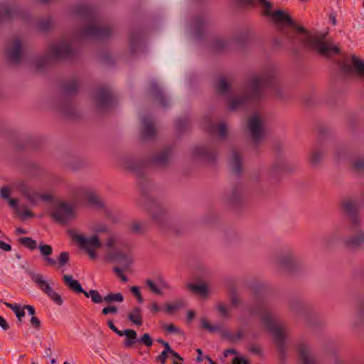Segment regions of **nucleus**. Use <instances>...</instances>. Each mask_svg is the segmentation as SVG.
I'll list each match as a JSON object with an SVG mask.
<instances>
[{"mask_svg": "<svg viewBox=\"0 0 364 364\" xmlns=\"http://www.w3.org/2000/svg\"><path fill=\"white\" fill-rule=\"evenodd\" d=\"M171 154L172 148L171 146H166L162 151L147 160L139 161L128 157L124 159L122 161L124 167L133 172L138 178V183L142 189V193L146 200L144 205L151 215L153 220L161 228L166 220V215L165 210L158 201L146 196L144 188L148 183V181L144 170L148 166L166 167L168 164Z\"/></svg>", "mask_w": 364, "mask_h": 364, "instance_id": "1", "label": "nucleus"}, {"mask_svg": "<svg viewBox=\"0 0 364 364\" xmlns=\"http://www.w3.org/2000/svg\"><path fill=\"white\" fill-rule=\"evenodd\" d=\"M266 90H271L276 96H281L278 73L274 67H268L260 73L249 77L245 85V93L232 99L229 103V109L235 110L243 107L250 102L257 103L264 97Z\"/></svg>", "mask_w": 364, "mask_h": 364, "instance_id": "2", "label": "nucleus"}, {"mask_svg": "<svg viewBox=\"0 0 364 364\" xmlns=\"http://www.w3.org/2000/svg\"><path fill=\"white\" fill-rule=\"evenodd\" d=\"M18 242L31 250H34L38 248L43 260L47 266L53 267L58 264V267H63L65 266L70 260V255L68 252H61L57 259L52 258L50 257L53 252L52 246L48 244H44L43 242H41L40 244L37 245L36 241L32 237H20L18 239Z\"/></svg>", "mask_w": 364, "mask_h": 364, "instance_id": "3", "label": "nucleus"}, {"mask_svg": "<svg viewBox=\"0 0 364 364\" xmlns=\"http://www.w3.org/2000/svg\"><path fill=\"white\" fill-rule=\"evenodd\" d=\"M75 55V51L67 41H61L50 46L48 53L37 60L36 66L38 70H41L53 62L60 60L70 59Z\"/></svg>", "mask_w": 364, "mask_h": 364, "instance_id": "4", "label": "nucleus"}, {"mask_svg": "<svg viewBox=\"0 0 364 364\" xmlns=\"http://www.w3.org/2000/svg\"><path fill=\"white\" fill-rule=\"evenodd\" d=\"M262 321L267 331L273 335L279 355L280 362L284 363L287 350L285 346V336L282 329L276 325L269 313H265L262 316Z\"/></svg>", "mask_w": 364, "mask_h": 364, "instance_id": "5", "label": "nucleus"}, {"mask_svg": "<svg viewBox=\"0 0 364 364\" xmlns=\"http://www.w3.org/2000/svg\"><path fill=\"white\" fill-rule=\"evenodd\" d=\"M323 39L324 36L321 37L306 36L302 39L303 46L317 51L320 55L326 58L337 55L341 53L338 47L329 46Z\"/></svg>", "mask_w": 364, "mask_h": 364, "instance_id": "6", "label": "nucleus"}, {"mask_svg": "<svg viewBox=\"0 0 364 364\" xmlns=\"http://www.w3.org/2000/svg\"><path fill=\"white\" fill-rule=\"evenodd\" d=\"M63 281L66 287L74 293L83 294L85 297L91 298L92 301L95 304H101L102 302V296L97 290L91 289L89 291H85L80 282L77 279H74L73 275H63Z\"/></svg>", "mask_w": 364, "mask_h": 364, "instance_id": "7", "label": "nucleus"}, {"mask_svg": "<svg viewBox=\"0 0 364 364\" xmlns=\"http://www.w3.org/2000/svg\"><path fill=\"white\" fill-rule=\"evenodd\" d=\"M112 32L109 26L90 25L79 30L78 37L82 39L105 40L111 36Z\"/></svg>", "mask_w": 364, "mask_h": 364, "instance_id": "8", "label": "nucleus"}, {"mask_svg": "<svg viewBox=\"0 0 364 364\" xmlns=\"http://www.w3.org/2000/svg\"><path fill=\"white\" fill-rule=\"evenodd\" d=\"M95 101L99 110L105 111L116 104L117 99L109 87L100 86L95 92Z\"/></svg>", "mask_w": 364, "mask_h": 364, "instance_id": "9", "label": "nucleus"}, {"mask_svg": "<svg viewBox=\"0 0 364 364\" xmlns=\"http://www.w3.org/2000/svg\"><path fill=\"white\" fill-rule=\"evenodd\" d=\"M347 232L349 236L344 239L345 247L350 250H360L364 245V232L361 228V223L358 228H353L352 225H348Z\"/></svg>", "mask_w": 364, "mask_h": 364, "instance_id": "10", "label": "nucleus"}, {"mask_svg": "<svg viewBox=\"0 0 364 364\" xmlns=\"http://www.w3.org/2000/svg\"><path fill=\"white\" fill-rule=\"evenodd\" d=\"M341 208L343 212L349 218V225L353 228H358L360 223L359 208L355 201L351 198H344L341 202Z\"/></svg>", "mask_w": 364, "mask_h": 364, "instance_id": "11", "label": "nucleus"}, {"mask_svg": "<svg viewBox=\"0 0 364 364\" xmlns=\"http://www.w3.org/2000/svg\"><path fill=\"white\" fill-rule=\"evenodd\" d=\"M247 127L253 143L257 146L264 136L263 121L257 114H255L249 118Z\"/></svg>", "mask_w": 364, "mask_h": 364, "instance_id": "12", "label": "nucleus"}, {"mask_svg": "<svg viewBox=\"0 0 364 364\" xmlns=\"http://www.w3.org/2000/svg\"><path fill=\"white\" fill-rule=\"evenodd\" d=\"M50 217L57 223L65 225L74 218L73 207L63 202L59 204L57 208L50 213Z\"/></svg>", "mask_w": 364, "mask_h": 364, "instance_id": "13", "label": "nucleus"}, {"mask_svg": "<svg viewBox=\"0 0 364 364\" xmlns=\"http://www.w3.org/2000/svg\"><path fill=\"white\" fill-rule=\"evenodd\" d=\"M71 237L73 240L78 243L80 247L85 251L96 250L102 246L99 237L95 235L91 237H85L83 235L73 233Z\"/></svg>", "mask_w": 364, "mask_h": 364, "instance_id": "14", "label": "nucleus"}, {"mask_svg": "<svg viewBox=\"0 0 364 364\" xmlns=\"http://www.w3.org/2000/svg\"><path fill=\"white\" fill-rule=\"evenodd\" d=\"M192 154L197 158H201L208 162H214L218 156V151L215 147L205 146H196L192 149Z\"/></svg>", "mask_w": 364, "mask_h": 364, "instance_id": "15", "label": "nucleus"}, {"mask_svg": "<svg viewBox=\"0 0 364 364\" xmlns=\"http://www.w3.org/2000/svg\"><path fill=\"white\" fill-rule=\"evenodd\" d=\"M352 65L343 63L341 66V71L347 75L352 73L354 70L355 73L359 77H364V61L355 55L351 57Z\"/></svg>", "mask_w": 364, "mask_h": 364, "instance_id": "16", "label": "nucleus"}, {"mask_svg": "<svg viewBox=\"0 0 364 364\" xmlns=\"http://www.w3.org/2000/svg\"><path fill=\"white\" fill-rule=\"evenodd\" d=\"M279 267L287 272H294L301 267V264L296 260L290 252L277 259Z\"/></svg>", "mask_w": 364, "mask_h": 364, "instance_id": "17", "label": "nucleus"}, {"mask_svg": "<svg viewBox=\"0 0 364 364\" xmlns=\"http://www.w3.org/2000/svg\"><path fill=\"white\" fill-rule=\"evenodd\" d=\"M6 54L11 63L18 65L21 62L22 58V44L18 38L14 39V45L11 48L6 49Z\"/></svg>", "mask_w": 364, "mask_h": 364, "instance_id": "18", "label": "nucleus"}, {"mask_svg": "<svg viewBox=\"0 0 364 364\" xmlns=\"http://www.w3.org/2000/svg\"><path fill=\"white\" fill-rule=\"evenodd\" d=\"M73 13L87 21H96L97 20L95 9L89 5H77L73 9Z\"/></svg>", "mask_w": 364, "mask_h": 364, "instance_id": "19", "label": "nucleus"}, {"mask_svg": "<svg viewBox=\"0 0 364 364\" xmlns=\"http://www.w3.org/2000/svg\"><path fill=\"white\" fill-rule=\"evenodd\" d=\"M293 27L296 29V31L290 30L287 31L284 33L287 38L291 43H294L296 41H299L303 45L302 39L306 38V36H311L306 31V29L303 26H297L295 24V26Z\"/></svg>", "mask_w": 364, "mask_h": 364, "instance_id": "20", "label": "nucleus"}, {"mask_svg": "<svg viewBox=\"0 0 364 364\" xmlns=\"http://www.w3.org/2000/svg\"><path fill=\"white\" fill-rule=\"evenodd\" d=\"M302 364H315L314 358L311 354V348L306 343H299L296 346Z\"/></svg>", "mask_w": 364, "mask_h": 364, "instance_id": "21", "label": "nucleus"}, {"mask_svg": "<svg viewBox=\"0 0 364 364\" xmlns=\"http://www.w3.org/2000/svg\"><path fill=\"white\" fill-rule=\"evenodd\" d=\"M144 31L142 29H136L131 32L129 37V49L132 54H135L144 38Z\"/></svg>", "mask_w": 364, "mask_h": 364, "instance_id": "22", "label": "nucleus"}, {"mask_svg": "<svg viewBox=\"0 0 364 364\" xmlns=\"http://www.w3.org/2000/svg\"><path fill=\"white\" fill-rule=\"evenodd\" d=\"M230 167L232 173L240 175L242 172V158L241 154L235 149L232 150L230 159Z\"/></svg>", "mask_w": 364, "mask_h": 364, "instance_id": "23", "label": "nucleus"}, {"mask_svg": "<svg viewBox=\"0 0 364 364\" xmlns=\"http://www.w3.org/2000/svg\"><path fill=\"white\" fill-rule=\"evenodd\" d=\"M85 199L87 204L95 209L104 210L105 208V203L101 200L100 197L95 192L88 191L85 194Z\"/></svg>", "mask_w": 364, "mask_h": 364, "instance_id": "24", "label": "nucleus"}, {"mask_svg": "<svg viewBox=\"0 0 364 364\" xmlns=\"http://www.w3.org/2000/svg\"><path fill=\"white\" fill-rule=\"evenodd\" d=\"M31 281L46 294L52 289L50 284L44 279L43 275L35 273L33 271H28Z\"/></svg>", "mask_w": 364, "mask_h": 364, "instance_id": "25", "label": "nucleus"}, {"mask_svg": "<svg viewBox=\"0 0 364 364\" xmlns=\"http://www.w3.org/2000/svg\"><path fill=\"white\" fill-rule=\"evenodd\" d=\"M109 258L117 262L124 269H127L132 263V259L121 252H114L109 255Z\"/></svg>", "mask_w": 364, "mask_h": 364, "instance_id": "26", "label": "nucleus"}, {"mask_svg": "<svg viewBox=\"0 0 364 364\" xmlns=\"http://www.w3.org/2000/svg\"><path fill=\"white\" fill-rule=\"evenodd\" d=\"M119 336H125L123 345L127 348H132L138 341L137 333L134 329L128 328L122 331Z\"/></svg>", "mask_w": 364, "mask_h": 364, "instance_id": "27", "label": "nucleus"}, {"mask_svg": "<svg viewBox=\"0 0 364 364\" xmlns=\"http://www.w3.org/2000/svg\"><path fill=\"white\" fill-rule=\"evenodd\" d=\"M265 14L267 16H272L274 17L275 21L277 22L285 23L290 26H294L295 23L291 17L282 10H277L274 12L266 11Z\"/></svg>", "mask_w": 364, "mask_h": 364, "instance_id": "28", "label": "nucleus"}, {"mask_svg": "<svg viewBox=\"0 0 364 364\" xmlns=\"http://www.w3.org/2000/svg\"><path fill=\"white\" fill-rule=\"evenodd\" d=\"M150 92L161 106L164 108H167L169 106L168 100L164 97L163 92L156 83L154 82L151 85Z\"/></svg>", "mask_w": 364, "mask_h": 364, "instance_id": "29", "label": "nucleus"}, {"mask_svg": "<svg viewBox=\"0 0 364 364\" xmlns=\"http://www.w3.org/2000/svg\"><path fill=\"white\" fill-rule=\"evenodd\" d=\"M207 131L210 134H213L218 131V136L220 139H225L227 137L228 129L226 124L224 122H221L217 126L214 123L210 122L207 126Z\"/></svg>", "mask_w": 364, "mask_h": 364, "instance_id": "30", "label": "nucleus"}, {"mask_svg": "<svg viewBox=\"0 0 364 364\" xmlns=\"http://www.w3.org/2000/svg\"><path fill=\"white\" fill-rule=\"evenodd\" d=\"M242 199V186L239 185L232 188L230 196L227 198L228 203L232 207H237Z\"/></svg>", "mask_w": 364, "mask_h": 364, "instance_id": "31", "label": "nucleus"}, {"mask_svg": "<svg viewBox=\"0 0 364 364\" xmlns=\"http://www.w3.org/2000/svg\"><path fill=\"white\" fill-rule=\"evenodd\" d=\"M143 128L141 130V137L143 139H151L155 137L156 130L154 124L146 119L143 120Z\"/></svg>", "mask_w": 364, "mask_h": 364, "instance_id": "32", "label": "nucleus"}, {"mask_svg": "<svg viewBox=\"0 0 364 364\" xmlns=\"http://www.w3.org/2000/svg\"><path fill=\"white\" fill-rule=\"evenodd\" d=\"M79 88V83L76 78L71 80L64 82L61 85V89L65 95H75L77 92Z\"/></svg>", "mask_w": 364, "mask_h": 364, "instance_id": "33", "label": "nucleus"}, {"mask_svg": "<svg viewBox=\"0 0 364 364\" xmlns=\"http://www.w3.org/2000/svg\"><path fill=\"white\" fill-rule=\"evenodd\" d=\"M128 319L137 326H141L143 324V318L141 315V309L136 306L128 314Z\"/></svg>", "mask_w": 364, "mask_h": 364, "instance_id": "34", "label": "nucleus"}, {"mask_svg": "<svg viewBox=\"0 0 364 364\" xmlns=\"http://www.w3.org/2000/svg\"><path fill=\"white\" fill-rule=\"evenodd\" d=\"M206 21L202 16H197L194 19V31L197 38H200L203 36L204 28Z\"/></svg>", "mask_w": 364, "mask_h": 364, "instance_id": "35", "label": "nucleus"}, {"mask_svg": "<svg viewBox=\"0 0 364 364\" xmlns=\"http://www.w3.org/2000/svg\"><path fill=\"white\" fill-rule=\"evenodd\" d=\"M21 193L32 204H36L40 199V193L32 191L27 186L21 188Z\"/></svg>", "mask_w": 364, "mask_h": 364, "instance_id": "36", "label": "nucleus"}, {"mask_svg": "<svg viewBox=\"0 0 364 364\" xmlns=\"http://www.w3.org/2000/svg\"><path fill=\"white\" fill-rule=\"evenodd\" d=\"M325 153L321 149H314L310 154V163L313 166L320 164Z\"/></svg>", "mask_w": 364, "mask_h": 364, "instance_id": "37", "label": "nucleus"}, {"mask_svg": "<svg viewBox=\"0 0 364 364\" xmlns=\"http://www.w3.org/2000/svg\"><path fill=\"white\" fill-rule=\"evenodd\" d=\"M216 90L219 94L227 95L230 91V85L225 77L222 76L218 79Z\"/></svg>", "mask_w": 364, "mask_h": 364, "instance_id": "38", "label": "nucleus"}, {"mask_svg": "<svg viewBox=\"0 0 364 364\" xmlns=\"http://www.w3.org/2000/svg\"><path fill=\"white\" fill-rule=\"evenodd\" d=\"M187 288L203 296H206L208 291V287L205 284H195L189 283L187 284Z\"/></svg>", "mask_w": 364, "mask_h": 364, "instance_id": "39", "label": "nucleus"}, {"mask_svg": "<svg viewBox=\"0 0 364 364\" xmlns=\"http://www.w3.org/2000/svg\"><path fill=\"white\" fill-rule=\"evenodd\" d=\"M4 305L10 309L16 315L19 321H21V318L25 316V311L23 309V306L21 308L16 304H11L8 302H4Z\"/></svg>", "mask_w": 364, "mask_h": 364, "instance_id": "40", "label": "nucleus"}, {"mask_svg": "<svg viewBox=\"0 0 364 364\" xmlns=\"http://www.w3.org/2000/svg\"><path fill=\"white\" fill-rule=\"evenodd\" d=\"M124 301V296L122 293H109L105 296L102 297V301L111 304L114 301L121 303Z\"/></svg>", "mask_w": 364, "mask_h": 364, "instance_id": "41", "label": "nucleus"}, {"mask_svg": "<svg viewBox=\"0 0 364 364\" xmlns=\"http://www.w3.org/2000/svg\"><path fill=\"white\" fill-rule=\"evenodd\" d=\"M351 168L353 172L361 173L364 171V159L359 156L354 159L351 164Z\"/></svg>", "mask_w": 364, "mask_h": 364, "instance_id": "42", "label": "nucleus"}, {"mask_svg": "<svg viewBox=\"0 0 364 364\" xmlns=\"http://www.w3.org/2000/svg\"><path fill=\"white\" fill-rule=\"evenodd\" d=\"M356 311L358 321L355 326H364V301L357 304Z\"/></svg>", "mask_w": 364, "mask_h": 364, "instance_id": "43", "label": "nucleus"}, {"mask_svg": "<svg viewBox=\"0 0 364 364\" xmlns=\"http://www.w3.org/2000/svg\"><path fill=\"white\" fill-rule=\"evenodd\" d=\"M130 228L133 232L137 234H144L147 230L146 224L139 221L134 222Z\"/></svg>", "mask_w": 364, "mask_h": 364, "instance_id": "44", "label": "nucleus"}, {"mask_svg": "<svg viewBox=\"0 0 364 364\" xmlns=\"http://www.w3.org/2000/svg\"><path fill=\"white\" fill-rule=\"evenodd\" d=\"M190 120L188 117L179 118L176 123V129L178 132H184L189 126Z\"/></svg>", "mask_w": 364, "mask_h": 364, "instance_id": "45", "label": "nucleus"}, {"mask_svg": "<svg viewBox=\"0 0 364 364\" xmlns=\"http://www.w3.org/2000/svg\"><path fill=\"white\" fill-rule=\"evenodd\" d=\"M137 343L145 346L147 348H150L153 346L154 341L149 333H146L141 335L137 341Z\"/></svg>", "mask_w": 364, "mask_h": 364, "instance_id": "46", "label": "nucleus"}, {"mask_svg": "<svg viewBox=\"0 0 364 364\" xmlns=\"http://www.w3.org/2000/svg\"><path fill=\"white\" fill-rule=\"evenodd\" d=\"M271 171L273 173H278L286 171V164L282 159H277L272 165Z\"/></svg>", "mask_w": 364, "mask_h": 364, "instance_id": "47", "label": "nucleus"}, {"mask_svg": "<svg viewBox=\"0 0 364 364\" xmlns=\"http://www.w3.org/2000/svg\"><path fill=\"white\" fill-rule=\"evenodd\" d=\"M184 306V301L182 299H178L172 304L166 305V311L169 314H173L174 311Z\"/></svg>", "mask_w": 364, "mask_h": 364, "instance_id": "48", "label": "nucleus"}, {"mask_svg": "<svg viewBox=\"0 0 364 364\" xmlns=\"http://www.w3.org/2000/svg\"><path fill=\"white\" fill-rule=\"evenodd\" d=\"M53 26V21L51 18H46L42 20L38 23V28L42 32H46L49 31Z\"/></svg>", "mask_w": 364, "mask_h": 364, "instance_id": "49", "label": "nucleus"}, {"mask_svg": "<svg viewBox=\"0 0 364 364\" xmlns=\"http://www.w3.org/2000/svg\"><path fill=\"white\" fill-rule=\"evenodd\" d=\"M201 328L208 331L210 333H215L220 329L219 326L210 324L206 318L201 319Z\"/></svg>", "mask_w": 364, "mask_h": 364, "instance_id": "50", "label": "nucleus"}, {"mask_svg": "<svg viewBox=\"0 0 364 364\" xmlns=\"http://www.w3.org/2000/svg\"><path fill=\"white\" fill-rule=\"evenodd\" d=\"M46 295L57 305L61 306L63 304V300L60 295L53 289H51Z\"/></svg>", "mask_w": 364, "mask_h": 364, "instance_id": "51", "label": "nucleus"}, {"mask_svg": "<svg viewBox=\"0 0 364 364\" xmlns=\"http://www.w3.org/2000/svg\"><path fill=\"white\" fill-rule=\"evenodd\" d=\"M227 46V41L220 38H217L213 43V49L216 52H219L225 48Z\"/></svg>", "mask_w": 364, "mask_h": 364, "instance_id": "52", "label": "nucleus"}, {"mask_svg": "<svg viewBox=\"0 0 364 364\" xmlns=\"http://www.w3.org/2000/svg\"><path fill=\"white\" fill-rule=\"evenodd\" d=\"M146 284L149 287L150 290L157 295H162L163 292L156 285L154 281L151 279H147L146 281Z\"/></svg>", "mask_w": 364, "mask_h": 364, "instance_id": "53", "label": "nucleus"}, {"mask_svg": "<svg viewBox=\"0 0 364 364\" xmlns=\"http://www.w3.org/2000/svg\"><path fill=\"white\" fill-rule=\"evenodd\" d=\"M217 309L222 317H223V318L230 317V314H229L228 309L225 304H218L217 305Z\"/></svg>", "mask_w": 364, "mask_h": 364, "instance_id": "54", "label": "nucleus"}, {"mask_svg": "<svg viewBox=\"0 0 364 364\" xmlns=\"http://www.w3.org/2000/svg\"><path fill=\"white\" fill-rule=\"evenodd\" d=\"M162 328L165 329L169 333H178L180 332V329L177 326L173 325V323H171V324L164 323L162 325Z\"/></svg>", "mask_w": 364, "mask_h": 364, "instance_id": "55", "label": "nucleus"}, {"mask_svg": "<svg viewBox=\"0 0 364 364\" xmlns=\"http://www.w3.org/2000/svg\"><path fill=\"white\" fill-rule=\"evenodd\" d=\"M168 355H170L169 353L163 350L156 357L155 361L159 364H166Z\"/></svg>", "mask_w": 364, "mask_h": 364, "instance_id": "56", "label": "nucleus"}, {"mask_svg": "<svg viewBox=\"0 0 364 364\" xmlns=\"http://www.w3.org/2000/svg\"><path fill=\"white\" fill-rule=\"evenodd\" d=\"M131 292L136 297L139 303L141 304L144 302V299L141 296L140 289L138 287L134 286L130 289Z\"/></svg>", "mask_w": 364, "mask_h": 364, "instance_id": "57", "label": "nucleus"}, {"mask_svg": "<svg viewBox=\"0 0 364 364\" xmlns=\"http://www.w3.org/2000/svg\"><path fill=\"white\" fill-rule=\"evenodd\" d=\"M93 232H95L97 234H100L103 232H108L109 228L105 224H99L95 225L93 228Z\"/></svg>", "mask_w": 364, "mask_h": 364, "instance_id": "58", "label": "nucleus"}, {"mask_svg": "<svg viewBox=\"0 0 364 364\" xmlns=\"http://www.w3.org/2000/svg\"><path fill=\"white\" fill-rule=\"evenodd\" d=\"M118 311V309L115 306H108L104 307L102 310V315H107L109 314H116Z\"/></svg>", "mask_w": 364, "mask_h": 364, "instance_id": "59", "label": "nucleus"}, {"mask_svg": "<svg viewBox=\"0 0 364 364\" xmlns=\"http://www.w3.org/2000/svg\"><path fill=\"white\" fill-rule=\"evenodd\" d=\"M242 337H243V333H242V331H238L237 332V333H235V334H230V335L228 336L229 340L231 342H232V343H235V342L239 341Z\"/></svg>", "mask_w": 364, "mask_h": 364, "instance_id": "60", "label": "nucleus"}, {"mask_svg": "<svg viewBox=\"0 0 364 364\" xmlns=\"http://www.w3.org/2000/svg\"><path fill=\"white\" fill-rule=\"evenodd\" d=\"M30 322H31V326L35 329H36L37 331H38L40 329V328L41 326V322L38 318H37L36 316H31Z\"/></svg>", "mask_w": 364, "mask_h": 364, "instance_id": "61", "label": "nucleus"}, {"mask_svg": "<svg viewBox=\"0 0 364 364\" xmlns=\"http://www.w3.org/2000/svg\"><path fill=\"white\" fill-rule=\"evenodd\" d=\"M249 350L251 353L258 355L259 356L262 355V350L261 348L257 345L252 344V345L250 346Z\"/></svg>", "mask_w": 364, "mask_h": 364, "instance_id": "62", "label": "nucleus"}, {"mask_svg": "<svg viewBox=\"0 0 364 364\" xmlns=\"http://www.w3.org/2000/svg\"><path fill=\"white\" fill-rule=\"evenodd\" d=\"M0 196L4 199H9L10 189L8 186H4L0 189Z\"/></svg>", "mask_w": 364, "mask_h": 364, "instance_id": "63", "label": "nucleus"}, {"mask_svg": "<svg viewBox=\"0 0 364 364\" xmlns=\"http://www.w3.org/2000/svg\"><path fill=\"white\" fill-rule=\"evenodd\" d=\"M232 364H248L247 360L242 357H235Z\"/></svg>", "mask_w": 364, "mask_h": 364, "instance_id": "64", "label": "nucleus"}]
</instances>
